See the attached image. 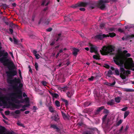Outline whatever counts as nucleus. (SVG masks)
<instances>
[{
    "label": "nucleus",
    "mask_w": 134,
    "mask_h": 134,
    "mask_svg": "<svg viewBox=\"0 0 134 134\" xmlns=\"http://www.w3.org/2000/svg\"><path fill=\"white\" fill-rule=\"evenodd\" d=\"M0 62L3 63L4 66H8L9 69V71L6 72L7 76L8 83L12 84L13 83H18L21 82V80L19 78H15L13 80L11 79L13 76L16 75L17 74V71L14 70L16 69V67L13 62L8 59H7L6 57H4L0 58Z\"/></svg>",
    "instance_id": "nucleus-1"
},
{
    "label": "nucleus",
    "mask_w": 134,
    "mask_h": 134,
    "mask_svg": "<svg viewBox=\"0 0 134 134\" xmlns=\"http://www.w3.org/2000/svg\"><path fill=\"white\" fill-rule=\"evenodd\" d=\"M113 59L115 63L120 67V77L123 80L125 79L126 76L123 75V73L125 71V69L123 68V65L125 61L124 56L122 54H117L113 57Z\"/></svg>",
    "instance_id": "nucleus-2"
},
{
    "label": "nucleus",
    "mask_w": 134,
    "mask_h": 134,
    "mask_svg": "<svg viewBox=\"0 0 134 134\" xmlns=\"http://www.w3.org/2000/svg\"><path fill=\"white\" fill-rule=\"evenodd\" d=\"M20 82L19 83H13L15 84V85L12 86V88L15 91V92L9 94V98H11V97H13V96H16V98L19 99H22L23 98V92L21 91V88L23 86L22 83H20Z\"/></svg>",
    "instance_id": "nucleus-3"
},
{
    "label": "nucleus",
    "mask_w": 134,
    "mask_h": 134,
    "mask_svg": "<svg viewBox=\"0 0 134 134\" xmlns=\"http://www.w3.org/2000/svg\"><path fill=\"white\" fill-rule=\"evenodd\" d=\"M109 1L107 0H100L99 2L97 4L95 2H91L89 3V8L90 9L94 8L97 6L99 7L101 9L103 10L105 7V4L104 3H108Z\"/></svg>",
    "instance_id": "nucleus-4"
},
{
    "label": "nucleus",
    "mask_w": 134,
    "mask_h": 134,
    "mask_svg": "<svg viewBox=\"0 0 134 134\" xmlns=\"http://www.w3.org/2000/svg\"><path fill=\"white\" fill-rule=\"evenodd\" d=\"M114 48L112 45L108 46L107 47L104 46L102 47V50H100V52L102 55L112 53H111L114 51Z\"/></svg>",
    "instance_id": "nucleus-5"
},
{
    "label": "nucleus",
    "mask_w": 134,
    "mask_h": 134,
    "mask_svg": "<svg viewBox=\"0 0 134 134\" xmlns=\"http://www.w3.org/2000/svg\"><path fill=\"white\" fill-rule=\"evenodd\" d=\"M63 36L60 33L56 35L55 37L52 39L49 42L50 45L53 46L55 44L56 42L58 41L59 40H62Z\"/></svg>",
    "instance_id": "nucleus-6"
},
{
    "label": "nucleus",
    "mask_w": 134,
    "mask_h": 134,
    "mask_svg": "<svg viewBox=\"0 0 134 134\" xmlns=\"http://www.w3.org/2000/svg\"><path fill=\"white\" fill-rule=\"evenodd\" d=\"M16 98H16V96L11 97V100L16 103H23L24 102L29 103V98H26L24 99H23L20 100H19Z\"/></svg>",
    "instance_id": "nucleus-7"
},
{
    "label": "nucleus",
    "mask_w": 134,
    "mask_h": 134,
    "mask_svg": "<svg viewBox=\"0 0 134 134\" xmlns=\"http://www.w3.org/2000/svg\"><path fill=\"white\" fill-rule=\"evenodd\" d=\"M88 2H78L77 4L72 5L71 7L74 9L78 7H85L87 6L88 5Z\"/></svg>",
    "instance_id": "nucleus-8"
},
{
    "label": "nucleus",
    "mask_w": 134,
    "mask_h": 134,
    "mask_svg": "<svg viewBox=\"0 0 134 134\" xmlns=\"http://www.w3.org/2000/svg\"><path fill=\"white\" fill-rule=\"evenodd\" d=\"M126 64L128 66L132 68V70L134 71V63L131 58H129L128 59Z\"/></svg>",
    "instance_id": "nucleus-9"
},
{
    "label": "nucleus",
    "mask_w": 134,
    "mask_h": 134,
    "mask_svg": "<svg viewBox=\"0 0 134 134\" xmlns=\"http://www.w3.org/2000/svg\"><path fill=\"white\" fill-rule=\"evenodd\" d=\"M89 45L91 46L90 48V52L91 53L94 52L96 54L98 53L97 47L96 46H93L92 44L90 43H89Z\"/></svg>",
    "instance_id": "nucleus-10"
},
{
    "label": "nucleus",
    "mask_w": 134,
    "mask_h": 134,
    "mask_svg": "<svg viewBox=\"0 0 134 134\" xmlns=\"http://www.w3.org/2000/svg\"><path fill=\"white\" fill-rule=\"evenodd\" d=\"M107 36L106 35L103 34L102 35L101 34H99L96 35L95 36V39H98L99 40H102L105 37H107Z\"/></svg>",
    "instance_id": "nucleus-11"
},
{
    "label": "nucleus",
    "mask_w": 134,
    "mask_h": 134,
    "mask_svg": "<svg viewBox=\"0 0 134 134\" xmlns=\"http://www.w3.org/2000/svg\"><path fill=\"white\" fill-rule=\"evenodd\" d=\"M88 129L90 130H86L84 131L83 132V134H92L93 132L92 130H94L96 129L95 128H90Z\"/></svg>",
    "instance_id": "nucleus-12"
},
{
    "label": "nucleus",
    "mask_w": 134,
    "mask_h": 134,
    "mask_svg": "<svg viewBox=\"0 0 134 134\" xmlns=\"http://www.w3.org/2000/svg\"><path fill=\"white\" fill-rule=\"evenodd\" d=\"M51 127L53 128L54 129H56V131L59 133H60V130L55 124H51Z\"/></svg>",
    "instance_id": "nucleus-13"
},
{
    "label": "nucleus",
    "mask_w": 134,
    "mask_h": 134,
    "mask_svg": "<svg viewBox=\"0 0 134 134\" xmlns=\"http://www.w3.org/2000/svg\"><path fill=\"white\" fill-rule=\"evenodd\" d=\"M9 104L13 108L15 109H19L20 106V105L12 103H10Z\"/></svg>",
    "instance_id": "nucleus-14"
},
{
    "label": "nucleus",
    "mask_w": 134,
    "mask_h": 134,
    "mask_svg": "<svg viewBox=\"0 0 134 134\" xmlns=\"http://www.w3.org/2000/svg\"><path fill=\"white\" fill-rule=\"evenodd\" d=\"M5 130V128L4 127L1 126H0V134H4Z\"/></svg>",
    "instance_id": "nucleus-15"
},
{
    "label": "nucleus",
    "mask_w": 134,
    "mask_h": 134,
    "mask_svg": "<svg viewBox=\"0 0 134 134\" xmlns=\"http://www.w3.org/2000/svg\"><path fill=\"white\" fill-rule=\"evenodd\" d=\"M115 81H114V82L112 83H110L107 82H104V85H106L108 86H113L115 84Z\"/></svg>",
    "instance_id": "nucleus-16"
},
{
    "label": "nucleus",
    "mask_w": 134,
    "mask_h": 134,
    "mask_svg": "<svg viewBox=\"0 0 134 134\" xmlns=\"http://www.w3.org/2000/svg\"><path fill=\"white\" fill-rule=\"evenodd\" d=\"M47 106L49 110L52 113H54L55 111L52 106L51 105H47Z\"/></svg>",
    "instance_id": "nucleus-17"
},
{
    "label": "nucleus",
    "mask_w": 134,
    "mask_h": 134,
    "mask_svg": "<svg viewBox=\"0 0 134 134\" xmlns=\"http://www.w3.org/2000/svg\"><path fill=\"white\" fill-rule=\"evenodd\" d=\"M79 51V49L74 48L73 49V51L72 52L74 56H76L77 54V52Z\"/></svg>",
    "instance_id": "nucleus-18"
},
{
    "label": "nucleus",
    "mask_w": 134,
    "mask_h": 134,
    "mask_svg": "<svg viewBox=\"0 0 134 134\" xmlns=\"http://www.w3.org/2000/svg\"><path fill=\"white\" fill-rule=\"evenodd\" d=\"M49 92L50 94L52 96L53 98H58L59 96L58 94L57 93H54L50 91H49Z\"/></svg>",
    "instance_id": "nucleus-19"
},
{
    "label": "nucleus",
    "mask_w": 134,
    "mask_h": 134,
    "mask_svg": "<svg viewBox=\"0 0 134 134\" xmlns=\"http://www.w3.org/2000/svg\"><path fill=\"white\" fill-rule=\"evenodd\" d=\"M107 36V37H113L116 36V34L114 32L109 33V35H106Z\"/></svg>",
    "instance_id": "nucleus-20"
},
{
    "label": "nucleus",
    "mask_w": 134,
    "mask_h": 134,
    "mask_svg": "<svg viewBox=\"0 0 134 134\" xmlns=\"http://www.w3.org/2000/svg\"><path fill=\"white\" fill-rule=\"evenodd\" d=\"M9 26L12 29L17 28H18V26L17 25L13 24L12 23H11L9 24Z\"/></svg>",
    "instance_id": "nucleus-21"
},
{
    "label": "nucleus",
    "mask_w": 134,
    "mask_h": 134,
    "mask_svg": "<svg viewBox=\"0 0 134 134\" xmlns=\"http://www.w3.org/2000/svg\"><path fill=\"white\" fill-rule=\"evenodd\" d=\"M124 91L126 92H134V90L130 88H124Z\"/></svg>",
    "instance_id": "nucleus-22"
},
{
    "label": "nucleus",
    "mask_w": 134,
    "mask_h": 134,
    "mask_svg": "<svg viewBox=\"0 0 134 134\" xmlns=\"http://www.w3.org/2000/svg\"><path fill=\"white\" fill-rule=\"evenodd\" d=\"M96 55H93V58L96 60L100 59V56L99 54L98 53Z\"/></svg>",
    "instance_id": "nucleus-23"
},
{
    "label": "nucleus",
    "mask_w": 134,
    "mask_h": 134,
    "mask_svg": "<svg viewBox=\"0 0 134 134\" xmlns=\"http://www.w3.org/2000/svg\"><path fill=\"white\" fill-rule=\"evenodd\" d=\"M66 94L67 95L68 97L69 98H70L73 94L72 91H70L66 93Z\"/></svg>",
    "instance_id": "nucleus-24"
},
{
    "label": "nucleus",
    "mask_w": 134,
    "mask_h": 134,
    "mask_svg": "<svg viewBox=\"0 0 134 134\" xmlns=\"http://www.w3.org/2000/svg\"><path fill=\"white\" fill-rule=\"evenodd\" d=\"M94 96L96 99H99V94L96 91H94Z\"/></svg>",
    "instance_id": "nucleus-25"
},
{
    "label": "nucleus",
    "mask_w": 134,
    "mask_h": 134,
    "mask_svg": "<svg viewBox=\"0 0 134 134\" xmlns=\"http://www.w3.org/2000/svg\"><path fill=\"white\" fill-rule=\"evenodd\" d=\"M62 100L65 103V105L66 107H67L69 105V103L68 101L64 98H62Z\"/></svg>",
    "instance_id": "nucleus-26"
},
{
    "label": "nucleus",
    "mask_w": 134,
    "mask_h": 134,
    "mask_svg": "<svg viewBox=\"0 0 134 134\" xmlns=\"http://www.w3.org/2000/svg\"><path fill=\"white\" fill-rule=\"evenodd\" d=\"M107 104L110 105H112L114 104V100L111 99L110 101H109L107 102Z\"/></svg>",
    "instance_id": "nucleus-27"
},
{
    "label": "nucleus",
    "mask_w": 134,
    "mask_h": 134,
    "mask_svg": "<svg viewBox=\"0 0 134 134\" xmlns=\"http://www.w3.org/2000/svg\"><path fill=\"white\" fill-rule=\"evenodd\" d=\"M130 112L129 111H126L124 113V118H125L129 114Z\"/></svg>",
    "instance_id": "nucleus-28"
},
{
    "label": "nucleus",
    "mask_w": 134,
    "mask_h": 134,
    "mask_svg": "<svg viewBox=\"0 0 134 134\" xmlns=\"http://www.w3.org/2000/svg\"><path fill=\"white\" fill-rule=\"evenodd\" d=\"M130 74V71L129 70H125V71L124 73H123V75H125V76L126 75Z\"/></svg>",
    "instance_id": "nucleus-29"
},
{
    "label": "nucleus",
    "mask_w": 134,
    "mask_h": 134,
    "mask_svg": "<svg viewBox=\"0 0 134 134\" xmlns=\"http://www.w3.org/2000/svg\"><path fill=\"white\" fill-rule=\"evenodd\" d=\"M120 99L121 98L119 97H118L115 98V101L117 103H119L120 102Z\"/></svg>",
    "instance_id": "nucleus-30"
},
{
    "label": "nucleus",
    "mask_w": 134,
    "mask_h": 134,
    "mask_svg": "<svg viewBox=\"0 0 134 134\" xmlns=\"http://www.w3.org/2000/svg\"><path fill=\"white\" fill-rule=\"evenodd\" d=\"M44 21L45 20H44V19H43V18L42 17L41 18L40 20L38 23V24H40L41 23H44Z\"/></svg>",
    "instance_id": "nucleus-31"
},
{
    "label": "nucleus",
    "mask_w": 134,
    "mask_h": 134,
    "mask_svg": "<svg viewBox=\"0 0 134 134\" xmlns=\"http://www.w3.org/2000/svg\"><path fill=\"white\" fill-rule=\"evenodd\" d=\"M104 106H102L98 108L97 110L96 111L97 112H99L101 111L104 108Z\"/></svg>",
    "instance_id": "nucleus-32"
},
{
    "label": "nucleus",
    "mask_w": 134,
    "mask_h": 134,
    "mask_svg": "<svg viewBox=\"0 0 134 134\" xmlns=\"http://www.w3.org/2000/svg\"><path fill=\"white\" fill-rule=\"evenodd\" d=\"M113 74V72L111 70H109L108 72V73L107 74V76L110 77L111 75Z\"/></svg>",
    "instance_id": "nucleus-33"
},
{
    "label": "nucleus",
    "mask_w": 134,
    "mask_h": 134,
    "mask_svg": "<svg viewBox=\"0 0 134 134\" xmlns=\"http://www.w3.org/2000/svg\"><path fill=\"white\" fill-rule=\"evenodd\" d=\"M55 103L56 105L58 107H59L60 106V103L59 101L58 100H56L55 101Z\"/></svg>",
    "instance_id": "nucleus-34"
},
{
    "label": "nucleus",
    "mask_w": 134,
    "mask_h": 134,
    "mask_svg": "<svg viewBox=\"0 0 134 134\" xmlns=\"http://www.w3.org/2000/svg\"><path fill=\"white\" fill-rule=\"evenodd\" d=\"M133 34H132L131 35H127L125 37V39L127 40L128 38H131L133 37Z\"/></svg>",
    "instance_id": "nucleus-35"
},
{
    "label": "nucleus",
    "mask_w": 134,
    "mask_h": 134,
    "mask_svg": "<svg viewBox=\"0 0 134 134\" xmlns=\"http://www.w3.org/2000/svg\"><path fill=\"white\" fill-rule=\"evenodd\" d=\"M54 117V120L55 121H57L59 119V116L57 114L55 115Z\"/></svg>",
    "instance_id": "nucleus-36"
},
{
    "label": "nucleus",
    "mask_w": 134,
    "mask_h": 134,
    "mask_svg": "<svg viewBox=\"0 0 134 134\" xmlns=\"http://www.w3.org/2000/svg\"><path fill=\"white\" fill-rule=\"evenodd\" d=\"M122 120H120L118 122L116 123V126H118L122 122Z\"/></svg>",
    "instance_id": "nucleus-37"
},
{
    "label": "nucleus",
    "mask_w": 134,
    "mask_h": 134,
    "mask_svg": "<svg viewBox=\"0 0 134 134\" xmlns=\"http://www.w3.org/2000/svg\"><path fill=\"white\" fill-rule=\"evenodd\" d=\"M13 39L14 44H18V40L17 39H16L15 37H13Z\"/></svg>",
    "instance_id": "nucleus-38"
},
{
    "label": "nucleus",
    "mask_w": 134,
    "mask_h": 134,
    "mask_svg": "<svg viewBox=\"0 0 134 134\" xmlns=\"http://www.w3.org/2000/svg\"><path fill=\"white\" fill-rule=\"evenodd\" d=\"M61 113H62V115L63 117V118H67V115H66V114L64 113L62 111H61Z\"/></svg>",
    "instance_id": "nucleus-39"
},
{
    "label": "nucleus",
    "mask_w": 134,
    "mask_h": 134,
    "mask_svg": "<svg viewBox=\"0 0 134 134\" xmlns=\"http://www.w3.org/2000/svg\"><path fill=\"white\" fill-rule=\"evenodd\" d=\"M35 66L36 70L37 71L38 70V63L37 62L35 63Z\"/></svg>",
    "instance_id": "nucleus-40"
},
{
    "label": "nucleus",
    "mask_w": 134,
    "mask_h": 134,
    "mask_svg": "<svg viewBox=\"0 0 134 134\" xmlns=\"http://www.w3.org/2000/svg\"><path fill=\"white\" fill-rule=\"evenodd\" d=\"M115 74L117 75H120V72L119 71L118 69H116L115 70Z\"/></svg>",
    "instance_id": "nucleus-41"
},
{
    "label": "nucleus",
    "mask_w": 134,
    "mask_h": 134,
    "mask_svg": "<svg viewBox=\"0 0 134 134\" xmlns=\"http://www.w3.org/2000/svg\"><path fill=\"white\" fill-rule=\"evenodd\" d=\"M90 104L89 103L87 102H85L84 104V105L85 107H86L89 106Z\"/></svg>",
    "instance_id": "nucleus-42"
},
{
    "label": "nucleus",
    "mask_w": 134,
    "mask_h": 134,
    "mask_svg": "<svg viewBox=\"0 0 134 134\" xmlns=\"http://www.w3.org/2000/svg\"><path fill=\"white\" fill-rule=\"evenodd\" d=\"M8 55V53L7 52H5V53H4L3 54V57H6L7 58V56Z\"/></svg>",
    "instance_id": "nucleus-43"
},
{
    "label": "nucleus",
    "mask_w": 134,
    "mask_h": 134,
    "mask_svg": "<svg viewBox=\"0 0 134 134\" xmlns=\"http://www.w3.org/2000/svg\"><path fill=\"white\" fill-rule=\"evenodd\" d=\"M18 71H19V75L20 77V78H21V79H22V76L21 75V71L20 70V69H19L18 70Z\"/></svg>",
    "instance_id": "nucleus-44"
},
{
    "label": "nucleus",
    "mask_w": 134,
    "mask_h": 134,
    "mask_svg": "<svg viewBox=\"0 0 134 134\" xmlns=\"http://www.w3.org/2000/svg\"><path fill=\"white\" fill-rule=\"evenodd\" d=\"M50 20L49 19H48L47 20V21H44V24H46V25H48L49 23V22H50Z\"/></svg>",
    "instance_id": "nucleus-45"
},
{
    "label": "nucleus",
    "mask_w": 134,
    "mask_h": 134,
    "mask_svg": "<svg viewBox=\"0 0 134 134\" xmlns=\"http://www.w3.org/2000/svg\"><path fill=\"white\" fill-rule=\"evenodd\" d=\"M20 110H17L15 111V113L16 114H19L20 113Z\"/></svg>",
    "instance_id": "nucleus-46"
},
{
    "label": "nucleus",
    "mask_w": 134,
    "mask_h": 134,
    "mask_svg": "<svg viewBox=\"0 0 134 134\" xmlns=\"http://www.w3.org/2000/svg\"><path fill=\"white\" fill-rule=\"evenodd\" d=\"M35 57L37 59H38L39 58L40 55L38 54H36L35 55Z\"/></svg>",
    "instance_id": "nucleus-47"
},
{
    "label": "nucleus",
    "mask_w": 134,
    "mask_h": 134,
    "mask_svg": "<svg viewBox=\"0 0 134 134\" xmlns=\"http://www.w3.org/2000/svg\"><path fill=\"white\" fill-rule=\"evenodd\" d=\"M128 108L127 107H124L121 109V110L122 111H125L127 110Z\"/></svg>",
    "instance_id": "nucleus-48"
},
{
    "label": "nucleus",
    "mask_w": 134,
    "mask_h": 134,
    "mask_svg": "<svg viewBox=\"0 0 134 134\" xmlns=\"http://www.w3.org/2000/svg\"><path fill=\"white\" fill-rule=\"evenodd\" d=\"M104 67L106 68L109 69L110 68V66L109 65L105 64L104 65Z\"/></svg>",
    "instance_id": "nucleus-49"
},
{
    "label": "nucleus",
    "mask_w": 134,
    "mask_h": 134,
    "mask_svg": "<svg viewBox=\"0 0 134 134\" xmlns=\"http://www.w3.org/2000/svg\"><path fill=\"white\" fill-rule=\"evenodd\" d=\"M108 115V114H106L104 115L103 118V121L105 120L106 118Z\"/></svg>",
    "instance_id": "nucleus-50"
},
{
    "label": "nucleus",
    "mask_w": 134,
    "mask_h": 134,
    "mask_svg": "<svg viewBox=\"0 0 134 134\" xmlns=\"http://www.w3.org/2000/svg\"><path fill=\"white\" fill-rule=\"evenodd\" d=\"M104 112L105 113L108 114L109 113V112L108 110L106 109H105L104 110Z\"/></svg>",
    "instance_id": "nucleus-51"
},
{
    "label": "nucleus",
    "mask_w": 134,
    "mask_h": 134,
    "mask_svg": "<svg viewBox=\"0 0 134 134\" xmlns=\"http://www.w3.org/2000/svg\"><path fill=\"white\" fill-rule=\"evenodd\" d=\"M46 2V0H43L41 4V5H44L45 3Z\"/></svg>",
    "instance_id": "nucleus-52"
},
{
    "label": "nucleus",
    "mask_w": 134,
    "mask_h": 134,
    "mask_svg": "<svg viewBox=\"0 0 134 134\" xmlns=\"http://www.w3.org/2000/svg\"><path fill=\"white\" fill-rule=\"evenodd\" d=\"M29 104H26L24 105L23 107L22 108H25L26 107H28L29 105Z\"/></svg>",
    "instance_id": "nucleus-53"
},
{
    "label": "nucleus",
    "mask_w": 134,
    "mask_h": 134,
    "mask_svg": "<svg viewBox=\"0 0 134 134\" xmlns=\"http://www.w3.org/2000/svg\"><path fill=\"white\" fill-rule=\"evenodd\" d=\"M52 30V28H49L46 29L47 31L48 32L51 31Z\"/></svg>",
    "instance_id": "nucleus-54"
},
{
    "label": "nucleus",
    "mask_w": 134,
    "mask_h": 134,
    "mask_svg": "<svg viewBox=\"0 0 134 134\" xmlns=\"http://www.w3.org/2000/svg\"><path fill=\"white\" fill-rule=\"evenodd\" d=\"M17 125L21 126H23V124L20 122H17Z\"/></svg>",
    "instance_id": "nucleus-55"
},
{
    "label": "nucleus",
    "mask_w": 134,
    "mask_h": 134,
    "mask_svg": "<svg viewBox=\"0 0 134 134\" xmlns=\"http://www.w3.org/2000/svg\"><path fill=\"white\" fill-rule=\"evenodd\" d=\"M67 61V62L66 63V64L67 66H68L70 64V61L69 60V59H67L66 60Z\"/></svg>",
    "instance_id": "nucleus-56"
},
{
    "label": "nucleus",
    "mask_w": 134,
    "mask_h": 134,
    "mask_svg": "<svg viewBox=\"0 0 134 134\" xmlns=\"http://www.w3.org/2000/svg\"><path fill=\"white\" fill-rule=\"evenodd\" d=\"M9 111H5V114L6 115H8L9 114Z\"/></svg>",
    "instance_id": "nucleus-57"
},
{
    "label": "nucleus",
    "mask_w": 134,
    "mask_h": 134,
    "mask_svg": "<svg viewBox=\"0 0 134 134\" xmlns=\"http://www.w3.org/2000/svg\"><path fill=\"white\" fill-rule=\"evenodd\" d=\"M30 37L31 38H35V36L34 35H30Z\"/></svg>",
    "instance_id": "nucleus-58"
},
{
    "label": "nucleus",
    "mask_w": 134,
    "mask_h": 134,
    "mask_svg": "<svg viewBox=\"0 0 134 134\" xmlns=\"http://www.w3.org/2000/svg\"><path fill=\"white\" fill-rule=\"evenodd\" d=\"M94 79V77L92 76L90 78H88V79L91 81H92Z\"/></svg>",
    "instance_id": "nucleus-59"
},
{
    "label": "nucleus",
    "mask_w": 134,
    "mask_h": 134,
    "mask_svg": "<svg viewBox=\"0 0 134 134\" xmlns=\"http://www.w3.org/2000/svg\"><path fill=\"white\" fill-rule=\"evenodd\" d=\"M118 31L121 32H124L123 30L119 28L118 29Z\"/></svg>",
    "instance_id": "nucleus-60"
},
{
    "label": "nucleus",
    "mask_w": 134,
    "mask_h": 134,
    "mask_svg": "<svg viewBox=\"0 0 134 134\" xmlns=\"http://www.w3.org/2000/svg\"><path fill=\"white\" fill-rule=\"evenodd\" d=\"M42 83L44 85H46V82L45 81H42Z\"/></svg>",
    "instance_id": "nucleus-61"
},
{
    "label": "nucleus",
    "mask_w": 134,
    "mask_h": 134,
    "mask_svg": "<svg viewBox=\"0 0 134 134\" xmlns=\"http://www.w3.org/2000/svg\"><path fill=\"white\" fill-rule=\"evenodd\" d=\"M81 11H84L85 10V9L84 8H81L79 9Z\"/></svg>",
    "instance_id": "nucleus-62"
},
{
    "label": "nucleus",
    "mask_w": 134,
    "mask_h": 134,
    "mask_svg": "<svg viewBox=\"0 0 134 134\" xmlns=\"http://www.w3.org/2000/svg\"><path fill=\"white\" fill-rule=\"evenodd\" d=\"M48 8L47 7L45 8L43 10V11L42 12V13L43 12H45L47 10H48Z\"/></svg>",
    "instance_id": "nucleus-63"
},
{
    "label": "nucleus",
    "mask_w": 134,
    "mask_h": 134,
    "mask_svg": "<svg viewBox=\"0 0 134 134\" xmlns=\"http://www.w3.org/2000/svg\"><path fill=\"white\" fill-rule=\"evenodd\" d=\"M2 5L4 7L6 8L8 7L7 5L5 4H3Z\"/></svg>",
    "instance_id": "nucleus-64"
}]
</instances>
